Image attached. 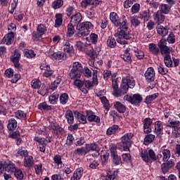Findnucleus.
Wrapping results in <instances>:
<instances>
[{
  "label": "nucleus",
  "mask_w": 180,
  "mask_h": 180,
  "mask_svg": "<svg viewBox=\"0 0 180 180\" xmlns=\"http://www.w3.org/2000/svg\"><path fill=\"white\" fill-rule=\"evenodd\" d=\"M38 108L40 110H51V106L47 105V103L43 102L39 104Z\"/></svg>",
  "instance_id": "49"
},
{
  "label": "nucleus",
  "mask_w": 180,
  "mask_h": 180,
  "mask_svg": "<svg viewBox=\"0 0 180 180\" xmlns=\"http://www.w3.org/2000/svg\"><path fill=\"white\" fill-rule=\"evenodd\" d=\"M82 175H84V168L79 167L75 169L70 180H79L82 178Z\"/></svg>",
  "instance_id": "17"
},
{
  "label": "nucleus",
  "mask_w": 180,
  "mask_h": 180,
  "mask_svg": "<svg viewBox=\"0 0 180 180\" xmlns=\"http://www.w3.org/2000/svg\"><path fill=\"white\" fill-rule=\"evenodd\" d=\"M159 11H161V12L167 15L169 13V11H171V6H169L168 4H162L161 10Z\"/></svg>",
  "instance_id": "52"
},
{
  "label": "nucleus",
  "mask_w": 180,
  "mask_h": 180,
  "mask_svg": "<svg viewBox=\"0 0 180 180\" xmlns=\"http://www.w3.org/2000/svg\"><path fill=\"white\" fill-rule=\"evenodd\" d=\"M158 70L159 74L162 75H167V74H168V69L165 68L162 65H160Z\"/></svg>",
  "instance_id": "56"
},
{
  "label": "nucleus",
  "mask_w": 180,
  "mask_h": 180,
  "mask_svg": "<svg viewBox=\"0 0 180 180\" xmlns=\"http://www.w3.org/2000/svg\"><path fill=\"white\" fill-rule=\"evenodd\" d=\"M154 139H155V136L153 134L146 135L144 139L145 146H148V144L153 143V141H154Z\"/></svg>",
  "instance_id": "43"
},
{
  "label": "nucleus",
  "mask_w": 180,
  "mask_h": 180,
  "mask_svg": "<svg viewBox=\"0 0 180 180\" xmlns=\"http://www.w3.org/2000/svg\"><path fill=\"white\" fill-rule=\"evenodd\" d=\"M134 53L139 60H143V58H144V52H143V51L137 49L134 51Z\"/></svg>",
  "instance_id": "57"
},
{
  "label": "nucleus",
  "mask_w": 180,
  "mask_h": 180,
  "mask_svg": "<svg viewBox=\"0 0 180 180\" xmlns=\"http://www.w3.org/2000/svg\"><path fill=\"white\" fill-rule=\"evenodd\" d=\"M14 175L17 180H23V178H25V174H23V172L20 169H15Z\"/></svg>",
  "instance_id": "37"
},
{
  "label": "nucleus",
  "mask_w": 180,
  "mask_h": 180,
  "mask_svg": "<svg viewBox=\"0 0 180 180\" xmlns=\"http://www.w3.org/2000/svg\"><path fill=\"white\" fill-rule=\"evenodd\" d=\"M71 70L73 71H77V72L82 73V65H81V63H79V62H75L73 63L72 68Z\"/></svg>",
  "instance_id": "36"
},
{
  "label": "nucleus",
  "mask_w": 180,
  "mask_h": 180,
  "mask_svg": "<svg viewBox=\"0 0 180 180\" xmlns=\"http://www.w3.org/2000/svg\"><path fill=\"white\" fill-rule=\"evenodd\" d=\"M75 26L74 24H72V22H70L68 25V32L66 34V36L68 37H72V36H74L75 33Z\"/></svg>",
  "instance_id": "30"
},
{
  "label": "nucleus",
  "mask_w": 180,
  "mask_h": 180,
  "mask_svg": "<svg viewBox=\"0 0 180 180\" xmlns=\"http://www.w3.org/2000/svg\"><path fill=\"white\" fill-rule=\"evenodd\" d=\"M13 40H15V33H8L2 39L1 44H7V46H9L10 44L13 43Z\"/></svg>",
  "instance_id": "9"
},
{
  "label": "nucleus",
  "mask_w": 180,
  "mask_h": 180,
  "mask_svg": "<svg viewBox=\"0 0 180 180\" xmlns=\"http://www.w3.org/2000/svg\"><path fill=\"white\" fill-rule=\"evenodd\" d=\"M164 63L168 68H172V59H171V55H166L164 56Z\"/></svg>",
  "instance_id": "38"
},
{
  "label": "nucleus",
  "mask_w": 180,
  "mask_h": 180,
  "mask_svg": "<svg viewBox=\"0 0 180 180\" xmlns=\"http://www.w3.org/2000/svg\"><path fill=\"white\" fill-rule=\"evenodd\" d=\"M110 154L112 158H119V155H117V148H111Z\"/></svg>",
  "instance_id": "60"
},
{
  "label": "nucleus",
  "mask_w": 180,
  "mask_h": 180,
  "mask_svg": "<svg viewBox=\"0 0 180 180\" xmlns=\"http://www.w3.org/2000/svg\"><path fill=\"white\" fill-rule=\"evenodd\" d=\"M58 96H60L58 93L54 92L52 95L49 96V102H51L52 105H56V103H57V102L58 101Z\"/></svg>",
  "instance_id": "35"
},
{
  "label": "nucleus",
  "mask_w": 180,
  "mask_h": 180,
  "mask_svg": "<svg viewBox=\"0 0 180 180\" xmlns=\"http://www.w3.org/2000/svg\"><path fill=\"white\" fill-rule=\"evenodd\" d=\"M63 5H64V1H63V0H56V1H53L52 4V6H53V9H58V8H61V6H63Z\"/></svg>",
  "instance_id": "54"
},
{
  "label": "nucleus",
  "mask_w": 180,
  "mask_h": 180,
  "mask_svg": "<svg viewBox=\"0 0 180 180\" xmlns=\"http://www.w3.org/2000/svg\"><path fill=\"white\" fill-rule=\"evenodd\" d=\"M153 19L156 23L160 25V23H164V20H165V15L162 11L159 10L154 13Z\"/></svg>",
  "instance_id": "10"
},
{
  "label": "nucleus",
  "mask_w": 180,
  "mask_h": 180,
  "mask_svg": "<svg viewBox=\"0 0 180 180\" xmlns=\"http://www.w3.org/2000/svg\"><path fill=\"white\" fill-rule=\"evenodd\" d=\"M107 44L108 47H110V49H115L116 47V39L113 37H108V39L107 41Z\"/></svg>",
  "instance_id": "51"
},
{
  "label": "nucleus",
  "mask_w": 180,
  "mask_h": 180,
  "mask_svg": "<svg viewBox=\"0 0 180 180\" xmlns=\"http://www.w3.org/2000/svg\"><path fill=\"white\" fill-rule=\"evenodd\" d=\"M169 127H173L174 130L175 137H180V123L176 121H172Z\"/></svg>",
  "instance_id": "16"
},
{
  "label": "nucleus",
  "mask_w": 180,
  "mask_h": 180,
  "mask_svg": "<svg viewBox=\"0 0 180 180\" xmlns=\"http://www.w3.org/2000/svg\"><path fill=\"white\" fill-rule=\"evenodd\" d=\"M76 46L79 51H86V49L89 47L87 43H82V41H77Z\"/></svg>",
  "instance_id": "32"
},
{
  "label": "nucleus",
  "mask_w": 180,
  "mask_h": 180,
  "mask_svg": "<svg viewBox=\"0 0 180 180\" xmlns=\"http://www.w3.org/2000/svg\"><path fill=\"white\" fill-rule=\"evenodd\" d=\"M124 99L131 103V105H135V106H140L141 103L143 102V97L139 94L126 95L124 96Z\"/></svg>",
  "instance_id": "4"
},
{
  "label": "nucleus",
  "mask_w": 180,
  "mask_h": 180,
  "mask_svg": "<svg viewBox=\"0 0 180 180\" xmlns=\"http://www.w3.org/2000/svg\"><path fill=\"white\" fill-rule=\"evenodd\" d=\"M68 94L66 93H63L60 96V103L62 105H65L68 102Z\"/></svg>",
  "instance_id": "50"
},
{
  "label": "nucleus",
  "mask_w": 180,
  "mask_h": 180,
  "mask_svg": "<svg viewBox=\"0 0 180 180\" xmlns=\"http://www.w3.org/2000/svg\"><path fill=\"white\" fill-rule=\"evenodd\" d=\"M81 74L82 73L79 72L71 70L69 73V77L70 79H79V78H81Z\"/></svg>",
  "instance_id": "33"
},
{
  "label": "nucleus",
  "mask_w": 180,
  "mask_h": 180,
  "mask_svg": "<svg viewBox=\"0 0 180 180\" xmlns=\"http://www.w3.org/2000/svg\"><path fill=\"white\" fill-rule=\"evenodd\" d=\"M34 141H37V143H39L40 144V146L47 144V143H46V141H47V139H46L44 138H40L39 136H35Z\"/></svg>",
  "instance_id": "59"
},
{
  "label": "nucleus",
  "mask_w": 180,
  "mask_h": 180,
  "mask_svg": "<svg viewBox=\"0 0 180 180\" xmlns=\"http://www.w3.org/2000/svg\"><path fill=\"white\" fill-rule=\"evenodd\" d=\"M63 50L65 53H68V54H72L74 53V46L71 45L70 41H65L63 44Z\"/></svg>",
  "instance_id": "21"
},
{
  "label": "nucleus",
  "mask_w": 180,
  "mask_h": 180,
  "mask_svg": "<svg viewBox=\"0 0 180 180\" xmlns=\"http://www.w3.org/2000/svg\"><path fill=\"white\" fill-rule=\"evenodd\" d=\"M86 117L89 122H95L96 123L101 122V118L98 116L95 115L94 112L91 110L86 111Z\"/></svg>",
  "instance_id": "14"
},
{
  "label": "nucleus",
  "mask_w": 180,
  "mask_h": 180,
  "mask_svg": "<svg viewBox=\"0 0 180 180\" xmlns=\"http://www.w3.org/2000/svg\"><path fill=\"white\" fill-rule=\"evenodd\" d=\"M114 107L119 113H124L126 112V105L119 101H116L114 103Z\"/></svg>",
  "instance_id": "26"
},
{
  "label": "nucleus",
  "mask_w": 180,
  "mask_h": 180,
  "mask_svg": "<svg viewBox=\"0 0 180 180\" xmlns=\"http://www.w3.org/2000/svg\"><path fill=\"white\" fill-rule=\"evenodd\" d=\"M94 27V25L91 22H84L79 25L77 27V30H79L77 33V36L79 37H85V36H88L89 34V29H92Z\"/></svg>",
  "instance_id": "2"
},
{
  "label": "nucleus",
  "mask_w": 180,
  "mask_h": 180,
  "mask_svg": "<svg viewBox=\"0 0 180 180\" xmlns=\"http://www.w3.org/2000/svg\"><path fill=\"white\" fill-rule=\"evenodd\" d=\"M153 124V121L150 118H146L143 121V127L146 129H148L150 127L151 124Z\"/></svg>",
  "instance_id": "62"
},
{
  "label": "nucleus",
  "mask_w": 180,
  "mask_h": 180,
  "mask_svg": "<svg viewBox=\"0 0 180 180\" xmlns=\"http://www.w3.org/2000/svg\"><path fill=\"white\" fill-rule=\"evenodd\" d=\"M145 78L147 82H153L155 79V72L154 68H149L145 72Z\"/></svg>",
  "instance_id": "8"
},
{
  "label": "nucleus",
  "mask_w": 180,
  "mask_h": 180,
  "mask_svg": "<svg viewBox=\"0 0 180 180\" xmlns=\"http://www.w3.org/2000/svg\"><path fill=\"white\" fill-rule=\"evenodd\" d=\"M142 158H157V155H155V152L153 149H150L147 151H142L141 153Z\"/></svg>",
  "instance_id": "23"
},
{
  "label": "nucleus",
  "mask_w": 180,
  "mask_h": 180,
  "mask_svg": "<svg viewBox=\"0 0 180 180\" xmlns=\"http://www.w3.org/2000/svg\"><path fill=\"white\" fill-rule=\"evenodd\" d=\"M125 18L124 16L122 20H121L115 12L110 13V20L116 27H120L117 31L119 37L117 39V41L122 45L127 44V41L126 40H130L131 39V35L129 32V24Z\"/></svg>",
  "instance_id": "1"
},
{
  "label": "nucleus",
  "mask_w": 180,
  "mask_h": 180,
  "mask_svg": "<svg viewBox=\"0 0 180 180\" xmlns=\"http://www.w3.org/2000/svg\"><path fill=\"white\" fill-rule=\"evenodd\" d=\"M64 53L63 52H53V51H49V56L50 58H52L53 60H65L67 58L64 56Z\"/></svg>",
  "instance_id": "12"
},
{
  "label": "nucleus",
  "mask_w": 180,
  "mask_h": 180,
  "mask_svg": "<svg viewBox=\"0 0 180 180\" xmlns=\"http://www.w3.org/2000/svg\"><path fill=\"white\" fill-rule=\"evenodd\" d=\"M156 30L158 34L162 37H165V36L168 34V29L164 27V26L160 25V24L157 25Z\"/></svg>",
  "instance_id": "28"
},
{
  "label": "nucleus",
  "mask_w": 180,
  "mask_h": 180,
  "mask_svg": "<svg viewBox=\"0 0 180 180\" xmlns=\"http://www.w3.org/2000/svg\"><path fill=\"white\" fill-rule=\"evenodd\" d=\"M131 139H133V134L131 133L126 134L121 138L124 151H127L129 150V147H131Z\"/></svg>",
  "instance_id": "5"
},
{
  "label": "nucleus",
  "mask_w": 180,
  "mask_h": 180,
  "mask_svg": "<svg viewBox=\"0 0 180 180\" xmlns=\"http://www.w3.org/2000/svg\"><path fill=\"white\" fill-rule=\"evenodd\" d=\"M47 32V27L43 24H39L37 26V32L41 34L42 36Z\"/></svg>",
  "instance_id": "53"
},
{
  "label": "nucleus",
  "mask_w": 180,
  "mask_h": 180,
  "mask_svg": "<svg viewBox=\"0 0 180 180\" xmlns=\"http://www.w3.org/2000/svg\"><path fill=\"white\" fill-rule=\"evenodd\" d=\"M162 130H164V126L161 121H157L155 122V131L158 136L162 134Z\"/></svg>",
  "instance_id": "25"
},
{
  "label": "nucleus",
  "mask_w": 180,
  "mask_h": 180,
  "mask_svg": "<svg viewBox=\"0 0 180 180\" xmlns=\"http://www.w3.org/2000/svg\"><path fill=\"white\" fill-rule=\"evenodd\" d=\"M139 18L143 19L144 22H148L150 18V13L147 11H144L139 15Z\"/></svg>",
  "instance_id": "47"
},
{
  "label": "nucleus",
  "mask_w": 180,
  "mask_h": 180,
  "mask_svg": "<svg viewBox=\"0 0 180 180\" xmlns=\"http://www.w3.org/2000/svg\"><path fill=\"white\" fill-rule=\"evenodd\" d=\"M65 117H66V120L68 124H74V113L71 110H68L66 111L65 114Z\"/></svg>",
  "instance_id": "27"
},
{
  "label": "nucleus",
  "mask_w": 180,
  "mask_h": 180,
  "mask_svg": "<svg viewBox=\"0 0 180 180\" xmlns=\"http://www.w3.org/2000/svg\"><path fill=\"white\" fill-rule=\"evenodd\" d=\"M20 60V52L19 51V50L15 49L14 51L13 58L11 60L15 68H20V63H19Z\"/></svg>",
  "instance_id": "13"
},
{
  "label": "nucleus",
  "mask_w": 180,
  "mask_h": 180,
  "mask_svg": "<svg viewBox=\"0 0 180 180\" xmlns=\"http://www.w3.org/2000/svg\"><path fill=\"white\" fill-rule=\"evenodd\" d=\"M18 127V121L15 118H10L7 124V128L10 131H13Z\"/></svg>",
  "instance_id": "24"
},
{
  "label": "nucleus",
  "mask_w": 180,
  "mask_h": 180,
  "mask_svg": "<svg viewBox=\"0 0 180 180\" xmlns=\"http://www.w3.org/2000/svg\"><path fill=\"white\" fill-rule=\"evenodd\" d=\"M40 70H44L43 76L45 77L46 78H50V77L53 76V74H54V71L50 68V66L49 65H41L40 66Z\"/></svg>",
  "instance_id": "18"
},
{
  "label": "nucleus",
  "mask_w": 180,
  "mask_h": 180,
  "mask_svg": "<svg viewBox=\"0 0 180 180\" xmlns=\"http://www.w3.org/2000/svg\"><path fill=\"white\" fill-rule=\"evenodd\" d=\"M24 56L25 57H27V58H34L36 57V53L33 50L25 49L24 51Z\"/></svg>",
  "instance_id": "40"
},
{
  "label": "nucleus",
  "mask_w": 180,
  "mask_h": 180,
  "mask_svg": "<svg viewBox=\"0 0 180 180\" xmlns=\"http://www.w3.org/2000/svg\"><path fill=\"white\" fill-rule=\"evenodd\" d=\"M74 115L78 120L79 123H82V124H85V123H86V117L81 114V112L78 111H74Z\"/></svg>",
  "instance_id": "29"
},
{
  "label": "nucleus",
  "mask_w": 180,
  "mask_h": 180,
  "mask_svg": "<svg viewBox=\"0 0 180 180\" xmlns=\"http://www.w3.org/2000/svg\"><path fill=\"white\" fill-rule=\"evenodd\" d=\"M131 24L134 27H138V26H140L141 25V21L139 20V17L137 16H133L131 18Z\"/></svg>",
  "instance_id": "44"
},
{
  "label": "nucleus",
  "mask_w": 180,
  "mask_h": 180,
  "mask_svg": "<svg viewBox=\"0 0 180 180\" xmlns=\"http://www.w3.org/2000/svg\"><path fill=\"white\" fill-rule=\"evenodd\" d=\"M81 20H82V15L81 14V13H77L75 15L71 17L70 23L78 27V25H79Z\"/></svg>",
  "instance_id": "19"
},
{
  "label": "nucleus",
  "mask_w": 180,
  "mask_h": 180,
  "mask_svg": "<svg viewBox=\"0 0 180 180\" xmlns=\"http://www.w3.org/2000/svg\"><path fill=\"white\" fill-rule=\"evenodd\" d=\"M158 47L160 50L161 54L165 56H170L171 49L167 46V40L162 39L158 43Z\"/></svg>",
  "instance_id": "7"
},
{
  "label": "nucleus",
  "mask_w": 180,
  "mask_h": 180,
  "mask_svg": "<svg viewBox=\"0 0 180 180\" xmlns=\"http://www.w3.org/2000/svg\"><path fill=\"white\" fill-rule=\"evenodd\" d=\"M31 85L33 89H39L40 86H41V82L37 79H34L31 82Z\"/></svg>",
  "instance_id": "46"
},
{
  "label": "nucleus",
  "mask_w": 180,
  "mask_h": 180,
  "mask_svg": "<svg viewBox=\"0 0 180 180\" xmlns=\"http://www.w3.org/2000/svg\"><path fill=\"white\" fill-rule=\"evenodd\" d=\"M26 115L27 114L25 112V111L18 110L15 112V117L17 119H20V120H26Z\"/></svg>",
  "instance_id": "41"
},
{
  "label": "nucleus",
  "mask_w": 180,
  "mask_h": 180,
  "mask_svg": "<svg viewBox=\"0 0 180 180\" xmlns=\"http://www.w3.org/2000/svg\"><path fill=\"white\" fill-rule=\"evenodd\" d=\"M129 88H130L129 86V84H127V83H126V82L122 79V83L121 84L120 89L118 90V94H117V98H120V96H122V95L127 94Z\"/></svg>",
  "instance_id": "11"
},
{
  "label": "nucleus",
  "mask_w": 180,
  "mask_h": 180,
  "mask_svg": "<svg viewBox=\"0 0 180 180\" xmlns=\"http://www.w3.org/2000/svg\"><path fill=\"white\" fill-rule=\"evenodd\" d=\"M160 94L158 93L153 94L152 95L147 96L145 99V103H151L154 99H156V98H158V96Z\"/></svg>",
  "instance_id": "45"
},
{
  "label": "nucleus",
  "mask_w": 180,
  "mask_h": 180,
  "mask_svg": "<svg viewBox=\"0 0 180 180\" xmlns=\"http://www.w3.org/2000/svg\"><path fill=\"white\" fill-rule=\"evenodd\" d=\"M112 95L117 98V94H119V79L112 80Z\"/></svg>",
  "instance_id": "31"
},
{
  "label": "nucleus",
  "mask_w": 180,
  "mask_h": 180,
  "mask_svg": "<svg viewBox=\"0 0 180 180\" xmlns=\"http://www.w3.org/2000/svg\"><path fill=\"white\" fill-rule=\"evenodd\" d=\"M51 127L53 130L56 136L63 134L64 133V129L58 124L57 122H51Z\"/></svg>",
  "instance_id": "15"
},
{
  "label": "nucleus",
  "mask_w": 180,
  "mask_h": 180,
  "mask_svg": "<svg viewBox=\"0 0 180 180\" xmlns=\"http://www.w3.org/2000/svg\"><path fill=\"white\" fill-rule=\"evenodd\" d=\"M56 25L58 26H61V25H63V15L56 14Z\"/></svg>",
  "instance_id": "58"
},
{
  "label": "nucleus",
  "mask_w": 180,
  "mask_h": 180,
  "mask_svg": "<svg viewBox=\"0 0 180 180\" xmlns=\"http://www.w3.org/2000/svg\"><path fill=\"white\" fill-rule=\"evenodd\" d=\"M146 4L150 8H153L154 9H157V8H158V6H160V4L158 2H155L153 0H147Z\"/></svg>",
  "instance_id": "55"
},
{
  "label": "nucleus",
  "mask_w": 180,
  "mask_h": 180,
  "mask_svg": "<svg viewBox=\"0 0 180 180\" xmlns=\"http://www.w3.org/2000/svg\"><path fill=\"white\" fill-rule=\"evenodd\" d=\"M43 35L41 34H39L38 32H32V39H34V41H37L38 40H39L40 39H41V37Z\"/></svg>",
  "instance_id": "63"
},
{
  "label": "nucleus",
  "mask_w": 180,
  "mask_h": 180,
  "mask_svg": "<svg viewBox=\"0 0 180 180\" xmlns=\"http://www.w3.org/2000/svg\"><path fill=\"white\" fill-rule=\"evenodd\" d=\"M163 161H166L165 162L161 165V171L164 175L168 174L171 168L175 165V162L172 159L168 160L167 158H163Z\"/></svg>",
  "instance_id": "6"
},
{
  "label": "nucleus",
  "mask_w": 180,
  "mask_h": 180,
  "mask_svg": "<svg viewBox=\"0 0 180 180\" xmlns=\"http://www.w3.org/2000/svg\"><path fill=\"white\" fill-rule=\"evenodd\" d=\"M149 50L153 53V54H155V56L158 55V53H160V48H158L155 44H149Z\"/></svg>",
  "instance_id": "42"
},
{
  "label": "nucleus",
  "mask_w": 180,
  "mask_h": 180,
  "mask_svg": "<svg viewBox=\"0 0 180 180\" xmlns=\"http://www.w3.org/2000/svg\"><path fill=\"white\" fill-rule=\"evenodd\" d=\"M54 164L58 165V168H63L64 165L63 164V161H61V158H53Z\"/></svg>",
  "instance_id": "64"
},
{
  "label": "nucleus",
  "mask_w": 180,
  "mask_h": 180,
  "mask_svg": "<svg viewBox=\"0 0 180 180\" xmlns=\"http://www.w3.org/2000/svg\"><path fill=\"white\" fill-rule=\"evenodd\" d=\"M120 57L126 63H129V64H131L132 60H131V53H130V48H127L125 50L124 53L121 55Z\"/></svg>",
  "instance_id": "20"
},
{
  "label": "nucleus",
  "mask_w": 180,
  "mask_h": 180,
  "mask_svg": "<svg viewBox=\"0 0 180 180\" xmlns=\"http://www.w3.org/2000/svg\"><path fill=\"white\" fill-rule=\"evenodd\" d=\"M34 165V160L32 158H25L24 159V167L25 168H32Z\"/></svg>",
  "instance_id": "39"
},
{
  "label": "nucleus",
  "mask_w": 180,
  "mask_h": 180,
  "mask_svg": "<svg viewBox=\"0 0 180 180\" xmlns=\"http://www.w3.org/2000/svg\"><path fill=\"white\" fill-rule=\"evenodd\" d=\"M89 150L93 151L91 153L92 157H98V155H101V153H99V147H98V145L96 143H91L89 146Z\"/></svg>",
  "instance_id": "22"
},
{
  "label": "nucleus",
  "mask_w": 180,
  "mask_h": 180,
  "mask_svg": "<svg viewBox=\"0 0 180 180\" xmlns=\"http://www.w3.org/2000/svg\"><path fill=\"white\" fill-rule=\"evenodd\" d=\"M90 40L92 44H96V43H98V34L95 33H91L90 34Z\"/></svg>",
  "instance_id": "61"
},
{
  "label": "nucleus",
  "mask_w": 180,
  "mask_h": 180,
  "mask_svg": "<svg viewBox=\"0 0 180 180\" xmlns=\"http://www.w3.org/2000/svg\"><path fill=\"white\" fill-rule=\"evenodd\" d=\"M16 170V165L10 160L0 162V174L4 171L7 172H15Z\"/></svg>",
  "instance_id": "3"
},
{
  "label": "nucleus",
  "mask_w": 180,
  "mask_h": 180,
  "mask_svg": "<svg viewBox=\"0 0 180 180\" xmlns=\"http://www.w3.org/2000/svg\"><path fill=\"white\" fill-rule=\"evenodd\" d=\"M119 130L118 125H112L106 131L107 136H112V134H115L116 131Z\"/></svg>",
  "instance_id": "34"
},
{
  "label": "nucleus",
  "mask_w": 180,
  "mask_h": 180,
  "mask_svg": "<svg viewBox=\"0 0 180 180\" xmlns=\"http://www.w3.org/2000/svg\"><path fill=\"white\" fill-rule=\"evenodd\" d=\"M126 84H127L129 88H134L136 85V82L133 78L127 77L126 79H123Z\"/></svg>",
  "instance_id": "48"
}]
</instances>
